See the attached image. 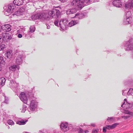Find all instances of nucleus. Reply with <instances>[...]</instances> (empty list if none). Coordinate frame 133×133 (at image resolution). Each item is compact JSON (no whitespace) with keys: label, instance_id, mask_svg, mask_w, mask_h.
I'll list each match as a JSON object with an SVG mask.
<instances>
[{"label":"nucleus","instance_id":"nucleus-1","mask_svg":"<svg viewBox=\"0 0 133 133\" xmlns=\"http://www.w3.org/2000/svg\"><path fill=\"white\" fill-rule=\"evenodd\" d=\"M90 1V0H73L71 5L74 6L75 8L68 10L66 11V14L68 15L76 13L77 10L81 9L86 5L85 3H88Z\"/></svg>","mask_w":133,"mask_h":133},{"label":"nucleus","instance_id":"nucleus-2","mask_svg":"<svg viewBox=\"0 0 133 133\" xmlns=\"http://www.w3.org/2000/svg\"><path fill=\"white\" fill-rule=\"evenodd\" d=\"M60 127L62 130L64 132L67 131L69 129L68 125L67 123H62Z\"/></svg>","mask_w":133,"mask_h":133},{"label":"nucleus","instance_id":"nucleus-3","mask_svg":"<svg viewBox=\"0 0 133 133\" xmlns=\"http://www.w3.org/2000/svg\"><path fill=\"white\" fill-rule=\"evenodd\" d=\"M20 98L21 100L24 103L26 104L28 99L24 92H22L20 95Z\"/></svg>","mask_w":133,"mask_h":133},{"label":"nucleus","instance_id":"nucleus-4","mask_svg":"<svg viewBox=\"0 0 133 133\" xmlns=\"http://www.w3.org/2000/svg\"><path fill=\"white\" fill-rule=\"evenodd\" d=\"M44 15L45 14H37L32 15L31 16V18L32 19H37L39 18H42V16Z\"/></svg>","mask_w":133,"mask_h":133},{"label":"nucleus","instance_id":"nucleus-5","mask_svg":"<svg viewBox=\"0 0 133 133\" xmlns=\"http://www.w3.org/2000/svg\"><path fill=\"white\" fill-rule=\"evenodd\" d=\"M54 9L53 10L50 11L48 13L49 16L45 17H44L45 19L47 20L48 19H49L50 18H51L54 17Z\"/></svg>","mask_w":133,"mask_h":133},{"label":"nucleus","instance_id":"nucleus-6","mask_svg":"<svg viewBox=\"0 0 133 133\" xmlns=\"http://www.w3.org/2000/svg\"><path fill=\"white\" fill-rule=\"evenodd\" d=\"M113 3L116 7H120L122 6L120 0H115L113 2Z\"/></svg>","mask_w":133,"mask_h":133},{"label":"nucleus","instance_id":"nucleus-7","mask_svg":"<svg viewBox=\"0 0 133 133\" xmlns=\"http://www.w3.org/2000/svg\"><path fill=\"white\" fill-rule=\"evenodd\" d=\"M4 14L6 16H8V4H5L4 7Z\"/></svg>","mask_w":133,"mask_h":133},{"label":"nucleus","instance_id":"nucleus-8","mask_svg":"<svg viewBox=\"0 0 133 133\" xmlns=\"http://www.w3.org/2000/svg\"><path fill=\"white\" fill-rule=\"evenodd\" d=\"M14 4L17 6H19L22 4L23 3V0H14L13 1Z\"/></svg>","mask_w":133,"mask_h":133},{"label":"nucleus","instance_id":"nucleus-9","mask_svg":"<svg viewBox=\"0 0 133 133\" xmlns=\"http://www.w3.org/2000/svg\"><path fill=\"white\" fill-rule=\"evenodd\" d=\"M7 114L5 115L3 118V122L4 123L6 126H8V117Z\"/></svg>","mask_w":133,"mask_h":133},{"label":"nucleus","instance_id":"nucleus-10","mask_svg":"<svg viewBox=\"0 0 133 133\" xmlns=\"http://www.w3.org/2000/svg\"><path fill=\"white\" fill-rule=\"evenodd\" d=\"M2 30L5 32H8V24H6L1 26Z\"/></svg>","mask_w":133,"mask_h":133},{"label":"nucleus","instance_id":"nucleus-11","mask_svg":"<svg viewBox=\"0 0 133 133\" xmlns=\"http://www.w3.org/2000/svg\"><path fill=\"white\" fill-rule=\"evenodd\" d=\"M117 125V123H115L112 124L111 125H107L105 127H106V128L107 129L110 130V129H112L114 128H115Z\"/></svg>","mask_w":133,"mask_h":133},{"label":"nucleus","instance_id":"nucleus-12","mask_svg":"<svg viewBox=\"0 0 133 133\" xmlns=\"http://www.w3.org/2000/svg\"><path fill=\"white\" fill-rule=\"evenodd\" d=\"M14 5L11 4L9 5V13H12L14 11Z\"/></svg>","mask_w":133,"mask_h":133},{"label":"nucleus","instance_id":"nucleus-13","mask_svg":"<svg viewBox=\"0 0 133 133\" xmlns=\"http://www.w3.org/2000/svg\"><path fill=\"white\" fill-rule=\"evenodd\" d=\"M16 69L18 70L19 69V67L17 65H14L10 67L9 68L10 70L12 71H15Z\"/></svg>","mask_w":133,"mask_h":133},{"label":"nucleus","instance_id":"nucleus-14","mask_svg":"<svg viewBox=\"0 0 133 133\" xmlns=\"http://www.w3.org/2000/svg\"><path fill=\"white\" fill-rule=\"evenodd\" d=\"M54 16L55 18H57L59 15L60 11L56 9H54Z\"/></svg>","mask_w":133,"mask_h":133},{"label":"nucleus","instance_id":"nucleus-15","mask_svg":"<svg viewBox=\"0 0 133 133\" xmlns=\"http://www.w3.org/2000/svg\"><path fill=\"white\" fill-rule=\"evenodd\" d=\"M22 9H19L17 11L15 12V13L13 14V15L14 16L15 15L17 16H20V15H22V12L21 11Z\"/></svg>","mask_w":133,"mask_h":133},{"label":"nucleus","instance_id":"nucleus-16","mask_svg":"<svg viewBox=\"0 0 133 133\" xmlns=\"http://www.w3.org/2000/svg\"><path fill=\"white\" fill-rule=\"evenodd\" d=\"M27 121V120L25 121L22 120L20 121H18L16 123L19 125H24L26 124Z\"/></svg>","mask_w":133,"mask_h":133},{"label":"nucleus","instance_id":"nucleus-17","mask_svg":"<svg viewBox=\"0 0 133 133\" xmlns=\"http://www.w3.org/2000/svg\"><path fill=\"white\" fill-rule=\"evenodd\" d=\"M5 81V78L4 77H2L0 78V85L2 86L4 84Z\"/></svg>","mask_w":133,"mask_h":133},{"label":"nucleus","instance_id":"nucleus-18","mask_svg":"<svg viewBox=\"0 0 133 133\" xmlns=\"http://www.w3.org/2000/svg\"><path fill=\"white\" fill-rule=\"evenodd\" d=\"M132 21V18L131 17H130L127 19L125 23L126 24H129L131 23Z\"/></svg>","mask_w":133,"mask_h":133},{"label":"nucleus","instance_id":"nucleus-19","mask_svg":"<svg viewBox=\"0 0 133 133\" xmlns=\"http://www.w3.org/2000/svg\"><path fill=\"white\" fill-rule=\"evenodd\" d=\"M76 24V21H72L69 23L68 24V26L71 27L75 25Z\"/></svg>","mask_w":133,"mask_h":133},{"label":"nucleus","instance_id":"nucleus-20","mask_svg":"<svg viewBox=\"0 0 133 133\" xmlns=\"http://www.w3.org/2000/svg\"><path fill=\"white\" fill-rule=\"evenodd\" d=\"M131 3L126 4L125 5V8L127 9L133 8V5L131 6Z\"/></svg>","mask_w":133,"mask_h":133},{"label":"nucleus","instance_id":"nucleus-21","mask_svg":"<svg viewBox=\"0 0 133 133\" xmlns=\"http://www.w3.org/2000/svg\"><path fill=\"white\" fill-rule=\"evenodd\" d=\"M35 28L34 26H31L30 28L29 32L31 33H32L35 31Z\"/></svg>","mask_w":133,"mask_h":133},{"label":"nucleus","instance_id":"nucleus-22","mask_svg":"<svg viewBox=\"0 0 133 133\" xmlns=\"http://www.w3.org/2000/svg\"><path fill=\"white\" fill-rule=\"evenodd\" d=\"M59 25L61 28L62 29H64L65 27L63 23V20H61L59 22Z\"/></svg>","mask_w":133,"mask_h":133},{"label":"nucleus","instance_id":"nucleus-23","mask_svg":"<svg viewBox=\"0 0 133 133\" xmlns=\"http://www.w3.org/2000/svg\"><path fill=\"white\" fill-rule=\"evenodd\" d=\"M63 23L65 27V26L67 25L68 23L67 20L66 19H63Z\"/></svg>","mask_w":133,"mask_h":133},{"label":"nucleus","instance_id":"nucleus-24","mask_svg":"<svg viewBox=\"0 0 133 133\" xmlns=\"http://www.w3.org/2000/svg\"><path fill=\"white\" fill-rule=\"evenodd\" d=\"M35 107V105L31 102V103L30 107V108L31 110H34Z\"/></svg>","mask_w":133,"mask_h":133},{"label":"nucleus","instance_id":"nucleus-25","mask_svg":"<svg viewBox=\"0 0 133 133\" xmlns=\"http://www.w3.org/2000/svg\"><path fill=\"white\" fill-rule=\"evenodd\" d=\"M4 61L3 60V58L2 57L0 56V64H4Z\"/></svg>","mask_w":133,"mask_h":133},{"label":"nucleus","instance_id":"nucleus-26","mask_svg":"<svg viewBox=\"0 0 133 133\" xmlns=\"http://www.w3.org/2000/svg\"><path fill=\"white\" fill-rule=\"evenodd\" d=\"M98 129H93L92 130V133H98Z\"/></svg>","mask_w":133,"mask_h":133},{"label":"nucleus","instance_id":"nucleus-27","mask_svg":"<svg viewBox=\"0 0 133 133\" xmlns=\"http://www.w3.org/2000/svg\"><path fill=\"white\" fill-rule=\"evenodd\" d=\"M8 33H4L3 34V36L4 38L5 39H8V36H7Z\"/></svg>","mask_w":133,"mask_h":133},{"label":"nucleus","instance_id":"nucleus-28","mask_svg":"<svg viewBox=\"0 0 133 133\" xmlns=\"http://www.w3.org/2000/svg\"><path fill=\"white\" fill-rule=\"evenodd\" d=\"M5 47V45L4 44H0V50H1L4 49Z\"/></svg>","mask_w":133,"mask_h":133},{"label":"nucleus","instance_id":"nucleus-29","mask_svg":"<svg viewBox=\"0 0 133 133\" xmlns=\"http://www.w3.org/2000/svg\"><path fill=\"white\" fill-rule=\"evenodd\" d=\"M3 95V96H4V97H5V99L4 101V103H6V104H8V100L7 99H6V97L5 96V94H4Z\"/></svg>","mask_w":133,"mask_h":133},{"label":"nucleus","instance_id":"nucleus-30","mask_svg":"<svg viewBox=\"0 0 133 133\" xmlns=\"http://www.w3.org/2000/svg\"><path fill=\"white\" fill-rule=\"evenodd\" d=\"M14 124L13 121L9 120V125H12Z\"/></svg>","mask_w":133,"mask_h":133},{"label":"nucleus","instance_id":"nucleus-31","mask_svg":"<svg viewBox=\"0 0 133 133\" xmlns=\"http://www.w3.org/2000/svg\"><path fill=\"white\" fill-rule=\"evenodd\" d=\"M12 55V50L9 51V56H11Z\"/></svg>","mask_w":133,"mask_h":133},{"label":"nucleus","instance_id":"nucleus-32","mask_svg":"<svg viewBox=\"0 0 133 133\" xmlns=\"http://www.w3.org/2000/svg\"><path fill=\"white\" fill-rule=\"evenodd\" d=\"M84 132V131L83 129H80L79 130L78 133H83Z\"/></svg>","mask_w":133,"mask_h":133},{"label":"nucleus","instance_id":"nucleus-33","mask_svg":"<svg viewBox=\"0 0 133 133\" xmlns=\"http://www.w3.org/2000/svg\"><path fill=\"white\" fill-rule=\"evenodd\" d=\"M58 21H56L54 22V24L55 25L57 26L58 25Z\"/></svg>","mask_w":133,"mask_h":133},{"label":"nucleus","instance_id":"nucleus-34","mask_svg":"<svg viewBox=\"0 0 133 133\" xmlns=\"http://www.w3.org/2000/svg\"><path fill=\"white\" fill-rule=\"evenodd\" d=\"M106 129H107L106 128V127H104L103 128V132H105L106 131Z\"/></svg>","mask_w":133,"mask_h":133},{"label":"nucleus","instance_id":"nucleus-35","mask_svg":"<svg viewBox=\"0 0 133 133\" xmlns=\"http://www.w3.org/2000/svg\"><path fill=\"white\" fill-rule=\"evenodd\" d=\"M124 101H125V102H124L123 103V104H122V105H121V107H123V105H124V104H125V101H126V102H127V99H124ZM127 103V102H126V103Z\"/></svg>","mask_w":133,"mask_h":133},{"label":"nucleus","instance_id":"nucleus-36","mask_svg":"<svg viewBox=\"0 0 133 133\" xmlns=\"http://www.w3.org/2000/svg\"><path fill=\"white\" fill-rule=\"evenodd\" d=\"M8 51H7L6 53L5 54L6 55V56L7 58H8Z\"/></svg>","mask_w":133,"mask_h":133},{"label":"nucleus","instance_id":"nucleus-37","mask_svg":"<svg viewBox=\"0 0 133 133\" xmlns=\"http://www.w3.org/2000/svg\"><path fill=\"white\" fill-rule=\"evenodd\" d=\"M18 37L19 38H21L22 37V36L21 34H19L18 35Z\"/></svg>","mask_w":133,"mask_h":133},{"label":"nucleus","instance_id":"nucleus-38","mask_svg":"<svg viewBox=\"0 0 133 133\" xmlns=\"http://www.w3.org/2000/svg\"><path fill=\"white\" fill-rule=\"evenodd\" d=\"M91 125L93 127H95L96 126L95 124L94 123H91Z\"/></svg>","mask_w":133,"mask_h":133},{"label":"nucleus","instance_id":"nucleus-39","mask_svg":"<svg viewBox=\"0 0 133 133\" xmlns=\"http://www.w3.org/2000/svg\"><path fill=\"white\" fill-rule=\"evenodd\" d=\"M3 39L2 37L0 36V42H2V41Z\"/></svg>","mask_w":133,"mask_h":133},{"label":"nucleus","instance_id":"nucleus-40","mask_svg":"<svg viewBox=\"0 0 133 133\" xmlns=\"http://www.w3.org/2000/svg\"><path fill=\"white\" fill-rule=\"evenodd\" d=\"M60 1H61V2H64L66 1L67 0H59Z\"/></svg>","mask_w":133,"mask_h":133},{"label":"nucleus","instance_id":"nucleus-41","mask_svg":"<svg viewBox=\"0 0 133 133\" xmlns=\"http://www.w3.org/2000/svg\"><path fill=\"white\" fill-rule=\"evenodd\" d=\"M79 15V14H77L75 15V16L74 17H73V18H74L75 17H76L77 16H78Z\"/></svg>","mask_w":133,"mask_h":133},{"label":"nucleus","instance_id":"nucleus-42","mask_svg":"<svg viewBox=\"0 0 133 133\" xmlns=\"http://www.w3.org/2000/svg\"><path fill=\"white\" fill-rule=\"evenodd\" d=\"M84 132L85 133H87L89 132V131L88 130H85L84 131Z\"/></svg>","mask_w":133,"mask_h":133},{"label":"nucleus","instance_id":"nucleus-43","mask_svg":"<svg viewBox=\"0 0 133 133\" xmlns=\"http://www.w3.org/2000/svg\"><path fill=\"white\" fill-rule=\"evenodd\" d=\"M128 14L131 15V12H128L127 14V15Z\"/></svg>","mask_w":133,"mask_h":133},{"label":"nucleus","instance_id":"nucleus-44","mask_svg":"<svg viewBox=\"0 0 133 133\" xmlns=\"http://www.w3.org/2000/svg\"><path fill=\"white\" fill-rule=\"evenodd\" d=\"M2 68V65H1L0 64V71L1 70Z\"/></svg>","mask_w":133,"mask_h":133},{"label":"nucleus","instance_id":"nucleus-45","mask_svg":"<svg viewBox=\"0 0 133 133\" xmlns=\"http://www.w3.org/2000/svg\"><path fill=\"white\" fill-rule=\"evenodd\" d=\"M131 6L133 5V1H131Z\"/></svg>","mask_w":133,"mask_h":133},{"label":"nucleus","instance_id":"nucleus-46","mask_svg":"<svg viewBox=\"0 0 133 133\" xmlns=\"http://www.w3.org/2000/svg\"><path fill=\"white\" fill-rule=\"evenodd\" d=\"M2 30V27L0 25V32L1 31V30Z\"/></svg>","mask_w":133,"mask_h":133},{"label":"nucleus","instance_id":"nucleus-47","mask_svg":"<svg viewBox=\"0 0 133 133\" xmlns=\"http://www.w3.org/2000/svg\"><path fill=\"white\" fill-rule=\"evenodd\" d=\"M50 28V26H47V29H49Z\"/></svg>","mask_w":133,"mask_h":133},{"label":"nucleus","instance_id":"nucleus-48","mask_svg":"<svg viewBox=\"0 0 133 133\" xmlns=\"http://www.w3.org/2000/svg\"><path fill=\"white\" fill-rule=\"evenodd\" d=\"M9 26H10V25H9ZM9 31H10L11 30V29H10L9 27Z\"/></svg>","mask_w":133,"mask_h":133},{"label":"nucleus","instance_id":"nucleus-49","mask_svg":"<svg viewBox=\"0 0 133 133\" xmlns=\"http://www.w3.org/2000/svg\"><path fill=\"white\" fill-rule=\"evenodd\" d=\"M112 118H108V120H110V119H112Z\"/></svg>","mask_w":133,"mask_h":133},{"label":"nucleus","instance_id":"nucleus-50","mask_svg":"<svg viewBox=\"0 0 133 133\" xmlns=\"http://www.w3.org/2000/svg\"><path fill=\"white\" fill-rule=\"evenodd\" d=\"M127 112H127V114H129V112L128 111H127Z\"/></svg>","mask_w":133,"mask_h":133},{"label":"nucleus","instance_id":"nucleus-51","mask_svg":"<svg viewBox=\"0 0 133 133\" xmlns=\"http://www.w3.org/2000/svg\"><path fill=\"white\" fill-rule=\"evenodd\" d=\"M17 60H18V59H17Z\"/></svg>","mask_w":133,"mask_h":133},{"label":"nucleus","instance_id":"nucleus-52","mask_svg":"<svg viewBox=\"0 0 133 133\" xmlns=\"http://www.w3.org/2000/svg\"><path fill=\"white\" fill-rule=\"evenodd\" d=\"M25 133H27V132H25Z\"/></svg>","mask_w":133,"mask_h":133}]
</instances>
